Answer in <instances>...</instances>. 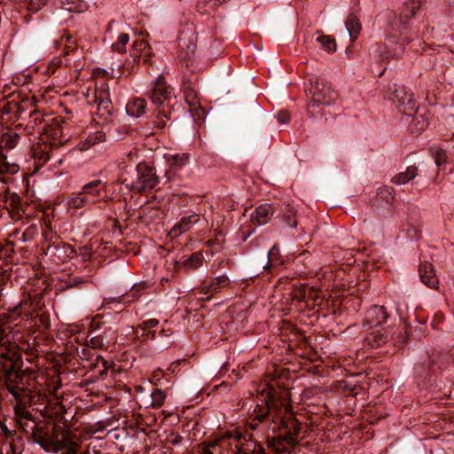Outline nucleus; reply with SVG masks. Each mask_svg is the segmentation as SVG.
Segmentation results:
<instances>
[{"instance_id": "c85d7f7f", "label": "nucleus", "mask_w": 454, "mask_h": 454, "mask_svg": "<svg viewBox=\"0 0 454 454\" xmlns=\"http://www.w3.org/2000/svg\"><path fill=\"white\" fill-rule=\"evenodd\" d=\"M317 33L321 34L320 31H317ZM316 41L320 43V46L323 50L329 53H333L336 51L335 39L331 35H319Z\"/></svg>"}, {"instance_id": "f8f14e48", "label": "nucleus", "mask_w": 454, "mask_h": 454, "mask_svg": "<svg viewBox=\"0 0 454 454\" xmlns=\"http://www.w3.org/2000/svg\"><path fill=\"white\" fill-rule=\"evenodd\" d=\"M47 124L40 127V134L43 135L52 145L63 144L67 140L64 135V127L61 125L63 120L59 117L49 118Z\"/></svg>"}, {"instance_id": "dca6fc26", "label": "nucleus", "mask_w": 454, "mask_h": 454, "mask_svg": "<svg viewBox=\"0 0 454 454\" xmlns=\"http://www.w3.org/2000/svg\"><path fill=\"white\" fill-rule=\"evenodd\" d=\"M106 182H103L100 179H95L86 183L82 186V192L86 197H89L91 200H97L98 202L105 199L104 194L106 193Z\"/></svg>"}, {"instance_id": "9b49d317", "label": "nucleus", "mask_w": 454, "mask_h": 454, "mask_svg": "<svg viewBox=\"0 0 454 454\" xmlns=\"http://www.w3.org/2000/svg\"><path fill=\"white\" fill-rule=\"evenodd\" d=\"M390 317L391 315L386 306L373 305L366 310L362 325L369 331L381 326Z\"/></svg>"}, {"instance_id": "5701e85b", "label": "nucleus", "mask_w": 454, "mask_h": 454, "mask_svg": "<svg viewBox=\"0 0 454 454\" xmlns=\"http://www.w3.org/2000/svg\"><path fill=\"white\" fill-rule=\"evenodd\" d=\"M49 118H52L51 114H43L41 111L35 109L29 114L27 126L33 129H35L40 134V127H43V124H47Z\"/></svg>"}, {"instance_id": "4d7b16f0", "label": "nucleus", "mask_w": 454, "mask_h": 454, "mask_svg": "<svg viewBox=\"0 0 454 454\" xmlns=\"http://www.w3.org/2000/svg\"><path fill=\"white\" fill-rule=\"evenodd\" d=\"M213 244H214V241H213V240H208V241L207 242V245L208 247H212V246H213Z\"/></svg>"}, {"instance_id": "423d86ee", "label": "nucleus", "mask_w": 454, "mask_h": 454, "mask_svg": "<svg viewBox=\"0 0 454 454\" xmlns=\"http://www.w3.org/2000/svg\"><path fill=\"white\" fill-rule=\"evenodd\" d=\"M171 88L167 84L162 76H159L153 82L152 89L147 92L151 102L161 108H157L154 112V117L148 124L153 125V129L161 130L167 127L168 122L171 120V113L168 106H165L171 98Z\"/></svg>"}, {"instance_id": "5fc2aeb1", "label": "nucleus", "mask_w": 454, "mask_h": 454, "mask_svg": "<svg viewBox=\"0 0 454 454\" xmlns=\"http://www.w3.org/2000/svg\"><path fill=\"white\" fill-rule=\"evenodd\" d=\"M24 417H25L26 419H30V418L32 417V415H31V413H30V412L27 411V412L25 413Z\"/></svg>"}, {"instance_id": "c756f323", "label": "nucleus", "mask_w": 454, "mask_h": 454, "mask_svg": "<svg viewBox=\"0 0 454 454\" xmlns=\"http://www.w3.org/2000/svg\"><path fill=\"white\" fill-rule=\"evenodd\" d=\"M211 291L213 294H217L220 290L230 284V279L226 275H222L210 279Z\"/></svg>"}, {"instance_id": "c9c22d12", "label": "nucleus", "mask_w": 454, "mask_h": 454, "mask_svg": "<svg viewBox=\"0 0 454 454\" xmlns=\"http://www.w3.org/2000/svg\"><path fill=\"white\" fill-rule=\"evenodd\" d=\"M0 428H1L2 433L4 435V439L3 440V443H4L6 441L12 440V439H13L15 437L17 438V440L22 441L21 436L17 434V431L16 430H10V429H8V427H6L5 424L0 423Z\"/></svg>"}, {"instance_id": "b1692460", "label": "nucleus", "mask_w": 454, "mask_h": 454, "mask_svg": "<svg viewBox=\"0 0 454 454\" xmlns=\"http://www.w3.org/2000/svg\"><path fill=\"white\" fill-rule=\"evenodd\" d=\"M146 101L141 98L131 99L126 106V112L129 116L138 118L145 113Z\"/></svg>"}, {"instance_id": "e2e57ef3", "label": "nucleus", "mask_w": 454, "mask_h": 454, "mask_svg": "<svg viewBox=\"0 0 454 454\" xmlns=\"http://www.w3.org/2000/svg\"><path fill=\"white\" fill-rule=\"evenodd\" d=\"M0 454H4L2 450H0Z\"/></svg>"}, {"instance_id": "ddd939ff", "label": "nucleus", "mask_w": 454, "mask_h": 454, "mask_svg": "<svg viewBox=\"0 0 454 454\" xmlns=\"http://www.w3.org/2000/svg\"><path fill=\"white\" fill-rule=\"evenodd\" d=\"M159 328V320L151 318L143 321L139 324L133 331L135 339L145 341V340H157V329Z\"/></svg>"}, {"instance_id": "bf43d9fd", "label": "nucleus", "mask_w": 454, "mask_h": 454, "mask_svg": "<svg viewBox=\"0 0 454 454\" xmlns=\"http://www.w3.org/2000/svg\"><path fill=\"white\" fill-rule=\"evenodd\" d=\"M385 71H386V68H384V69L381 71V73L380 74V76H381V75L384 74V72H385Z\"/></svg>"}, {"instance_id": "4468645a", "label": "nucleus", "mask_w": 454, "mask_h": 454, "mask_svg": "<svg viewBox=\"0 0 454 454\" xmlns=\"http://www.w3.org/2000/svg\"><path fill=\"white\" fill-rule=\"evenodd\" d=\"M184 98L189 107L190 114L194 119L200 120L205 116V110L201 107L200 98L194 89L186 87L184 90Z\"/></svg>"}, {"instance_id": "8fccbe9b", "label": "nucleus", "mask_w": 454, "mask_h": 454, "mask_svg": "<svg viewBox=\"0 0 454 454\" xmlns=\"http://www.w3.org/2000/svg\"><path fill=\"white\" fill-rule=\"evenodd\" d=\"M340 387H342L343 389H348L351 395L354 396L358 394V389L360 388L358 386H353L349 387L346 382H344L343 386H341Z\"/></svg>"}, {"instance_id": "6e6552de", "label": "nucleus", "mask_w": 454, "mask_h": 454, "mask_svg": "<svg viewBox=\"0 0 454 454\" xmlns=\"http://www.w3.org/2000/svg\"><path fill=\"white\" fill-rule=\"evenodd\" d=\"M370 330L371 332L365 337L364 341L371 348H380L390 341H394V344L396 345L403 343L406 338V335L400 333L395 339L396 330L393 325Z\"/></svg>"}, {"instance_id": "f704fd0d", "label": "nucleus", "mask_w": 454, "mask_h": 454, "mask_svg": "<svg viewBox=\"0 0 454 454\" xmlns=\"http://www.w3.org/2000/svg\"><path fill=\"white\" fill-rule=\"evenodd\" d=\"M428 126L427 119L423 115L417 116L411 124L412 132L419 134Z\"/></svg>"}, {"instance_id": "393cba45", "label": "nucleus", "mask_w": 454, "mask_h": 454, "mask_svg": "<svg viewBox=\"0 0 454 454\" xmlns=\"http://www.w3.org/2000/svg\"><path fill=\"white\" fill-rule=\"evenodd\" d=\"M418 176V168L414 165L409 166L404 171L399 172L394 176L391 182L394 184L401 185L405 184Z\"/></svg>"}, {"instance_id": "6ab92c4d", "label": "nucleus", "mask_w": 454, "mask_h": 454, "mask_svg": "<svg viewBox=\"0 0 454 454\" xmlns=\"http://www.w3.org/2000/svg\"><path fill=\"white\" fill-rule=\"evenodd\" d=\"M8 192L9 190L4 194L0 195V197L4 198L5 208L9 211L12 218L19 219L24 213L20 197L16 192L7 196Z\"/></svg>"}, {"instance_id": "09e8293b", "label": "nucleus", "mask_w": 454, "mask_h": 454, "mask_svg": "<svg viewBox=\"0 0 454 454\" xmlns=\"http://www.w3.org/2000/svg\"><path fill=\"white\" fill-rule=\"evenodd\" d=\"M275 250H276V247H272L269 252H268V262L266 263V265L264 266V269L266 270H270V268L273 267V259H272V256L274 255V253H275Z\"/></svg>"}, {"instance_id": "cd10ccee", "label": "nucleus", "mask_w": 454, "mask_h": 454, "mask_svg": "<svg viewBox=\"0 0 454 454\" xmlns=\"http://www.w3.org/2000/svg\"><path fill=\"white\" fill-rule=\"evenodd\" d=\"M204 256L201 252H195L184 259L181 264L186 270H194L203 263Z\"/></svg>"}, {"instance_id": "f03ea898", "label": "nucleus", "mask_w": 454, "mask_h": 454, "mask_svg": "<svg viewBox=\"0 0 454 454\" xmlns=\"http://www.w3.org/2000/svg\"><path fill=\"white\" fill-rule=\"evenodd\" d=\"M19 346L7 328L0 327V384L23 406L35 399L36 381L31 370L22 369Z\"/></svg>"}, {"instance_id": "2eb2a0df", "label": "nucleus", "mask_w": 454, "mask_h": 454, "mask_svg": "<svg viewBox=\"0 0 454 454\" xmlns=\"http://www.w3.org/2000/svg\"><path fill=\"white\" fill-rule=\"evenodd\" d=\"M94 103L97 105L98 114L100 117L106 120L112 114L114 107L107 90H96Z\"/></svg>"}, {"instance_id": "473e14b6", "label": "nucleus", "mask_w": 454, "mask_h": 454, "mask_svg": "<svg viewBox=\"0 0 454 454\" xmlns=\"http://www.w3.org/2000/svg\"><path fill=\"white\" fill-rule=\"evenodd\" d=\"M129 41V35L122 33L118 36L115 43H113L112 49L119 53H123L126 51V45Z\"/></svg>"}, {"instance_id": "e433bc0d", "label": "nucleus", "mask_w": 454, "mask_h": 454, "mask_svg": "<svg viewBox=\"0 0 454 454\" xmlns=\"http://www.w3.org/2000/svg\"><path fill=\"white\" fill-rule=\"evenodd\" d=\"M18 139L19 136L17 133L4 134L2 137V143L8 148H13L16 146Z\"/></svg>"}, {"instance_id": "603ef678", "label": "nucleus", "mask_w": 454, "mask_h": 454, "mask_svg": "<svg viewBox=\"0 0 454 454\" xmlns=\"http://www.w3.org/2000/svg\"><path fill=\"white\" fill-rule=\"evenodd\" d=\"M181 439H182V437H181V436H179V435H177V436L174 439L173 443H175V444H176V443L180 442H181Z\"/></svg>"}, {"instance_id": "412c9836", "label": "nucleus", "mask_w": 454, "mask_h": 454, "mask_svg": "<svg viewBox=\"0 0 454 454\" xmlns=\"http://www.w3.org/2000/svg\"><path fill=\"white\" fill-rule=\"evenodd\" d=\"M277 218L281 222V224L286 227L296 228L297 219L296 211L294 207L289 204H283L281 206L280 213Z\"/></svg>"}, {"instance_id": "1a4fd4ad", "label": "nucleus", "mask_w": 454, "mask_h": 454, "mask_svg": "<svg viewBox=\"0 0 454 454\" xmlns=\"http://www.w3.org/2000/svg\"><path fill=\"white\" fill-rule=\"evenodd\" d=\"M76 355L80 359L89 362L90 364L87 366L91 370L98 369V374L101 379L106 377L108 370L112 367V363L104 359L101 356L96 355L88 345L82 346L80 348H77Z\"/></svg>"}, {"instance_id": "58836bf2", "label": "nucleus", "mask_w": 454, "mask_h": 454, "mask_svg": "<svg viewBox=\"0 0 454 454\" xmlns=\"http://www.w3.org/2000/svg\"><path fill=\"white\" fill-rule=\"evenodd\" d=\"M92 255V247L85 245L78 247V256L82 257V262H87Z\"/></svg>"}, {"instance_id": "f257e3e1", "label": "nucleus", "mask_w": 454, "mask_h": 454, "mask_svg": "<svg viewBox=\"0 0 454 454\" xmlns=\"http://www.w3.org/2000/svg\"><path fill=\"white\" fill-rule=\"evenodd\" d=\"M278 419L284 433L272 438L271 446L277 451L285 452L298 444L301 423L292 413L288 391L268 387L256 396V403L250 411L247 426L252 430H257L261 424L268 421L275 423Z\"/></svg>"}, {"instance_id": "052dcab7", "label": "nucleus", "mask_w": 454, "mask_h": 454, "mask_svg": "<svg viewBox=\"0 0 454 454\" xmlns=\"http://www.w3.org/2000/svg\"><path fill=\"white\" fill-rule=\"evenodd\" d=\"M70 40H71V37H70V36H67V37L66 38V41H67V42H69Z\"/></svg>"}, {"instance_id": "7c9ffc66", "label": "nucleus", "mask_w": 454, "mask_h": 454, "mask_svg": "<svg viewBox=\"0 0 454 454\" xmlns=\"http://www.w3.org/2000/svg\"><path fill=\"white\" fill-rule=\"evenodd\" d=\"M108 341L106 340V337L103 333H99L97 335H93L90 337L89 343L87 345L90 348L101 349L107 347Z\"/></svg>"}, {"instance_id": "a878e982", "label": "nucleus", "mask_w": 454, "mask_h": 454, "mask_svg": "<svg viewBox=\"0 0 454 454\" xmlns=\"http://www.w3.org/2000/svg\"><path fill=\"white\" fill-rule=\"evenodd\" d=\"M242 437V434L239 432H225L220 438L215 439L208 443L207 447L203 449V454H214L210 451V447H215L217 445L223 446L225 441L232 440V441H239Z\"/></svg>"}, {"instance_id": "aec40b11", "label": "nucleus", "mask_w": 454, "mask_h": 454, "mask_svg": "<svg viewBox=\"0 0 454 454\" xmlns=\"http://www.w3.org/2000/svg\"><path fill=\"white\" fill-rule=\"evenodd\" d=\"M200 221L198 214H192L187 216L182 217L170 230L169 235L172 237H178L181 234L190 231L192 227Z\"/></svg>"}, {"instance_id": "79ce46f5", "label": "nucleus", "mask_w": 454, "mask_h": 454, "mask_svg": "<svg viewBox=\"0 0 454 454\" xmlns=\"http://www.w3.org/2000/svg\"><path fill=\"white\" fill-rule=\"evenodd\" d=\"M158 333H157V339H164V338H168L172 335L173 333V331L169 328H166L162 325H159V328H156Z\"/></svg>"}, {"instance_id": "6e6d98bb", "label": "nucleus", "mask_w": 454, "mask_h": 454, "mask_svg": "<svg viewBox=\"0 0 454 454\" xmlns=\"http://www.w3.org/2000/svg\"><path fill=\"white\" fill-rule=\"evenodd\" d=\"M195 45L194 44H192L191 46H189V48H191V51H192V53L193 54L194 51H195Z\"/></svg>"}, {"instance_id": "37998d69", "label": "nucleus", "mask_w": 454, "mask_h": 454, "mask_svg": "<svg viewBox=\"0 0 454 454\" xmlns=\"http://www.w3.org/2000/svg\"><path fill=\"white\" fill-rule=\"evenodd\" d=\"M188 160V157L184 154L183 155H175L173 157V165L178 168H182L184 165L186 164Z\"/></svg>"}, {"instance_id": "de8ad7c7", "label": "nucleus", "mask_w": 454, "mask_h": 454, "mask_svg": "<svg viewBox=\"0 0 454 454\" xmlns=\"http://www.w3.org/2000/svg\"><path fill=\"white\" fill-rule=\"evenodd\" d=\"M278 122L285 124L290 120V115L286 111H279L277 115Z\"/></svg>"}, {"instance_id": "72a5a7b5", "label": "nucleus", "mask_w": 454, "mask_h": 454, "mask_svg": "<svg viewBox=\"0 0 454 454\" xmlns=\"http://www.w3.org/2000/svg\"><path fill=\"white\" fill-rule=\"evenodd\" d=\"M152 403L151 406L154 408L160 407L166 399V394L159 388H155L153 390L151 394Z\"/></svg>"}, {"instance_id": "4be33fe9", "label": "nucleus", "mask_w": 454, "mask_h": 454, "mask_svg": "<svg viewBox=\"0 0 454 454\" xmlns=\"http://www.w3.org/2000/svg\"><path fill=\"white\" fill-rule=\"evenodd\" d=\"M95 203H97V200H91L86 197L82 191L77 193H73L68 197L67 201V207L74 209L82 208Z\"/></svg>"}, {"instance_id": "2f4dec72", "label": "nucleus", "mask_w": 454, "mask_h": 454, "mask_svg": "<svg viewBox=\"0 0 454 454\" xmlns=\"http://www.w3.org/2000/svg\"><path fill=\"white\" fill-rule=\"evenodd\" d=\"M144 286L134 284L130 292L123 295V301L125 302H133L138 300L142 295V290Z\"/></svg>"}, {"instance_id": "4c0bfd02", "label": "nucleus", "mask_w": 454, "mask_h": 454, "mask_svg": "<svg viewBox=\"0 0 454 454\" xmlns=\"http://www.w3.org/2000/svg\"><path fill=\"white\" fill-rule=\"evenodd\" d=\"M106 138V136L103 132H96L92 135H90L86 140L85 144L88 145V147L94 145L98 143L103 142Z\"/></svg>"}, {"instance_id": "0eeeda50", "label": "nucleus", "mask_w": 454, "mask_h": 454, "mask_svg": "<svg viewBox=\"0 0 454 454\" xmlns=\"http://www.w3.org/2000/svg\"><path fill=\"white\" fill-rule=\"evenodd\" d=\"M307 90L310 96V101L308 108H316L321 106H330L336 103L339 98V93L333 86L323 79L309 78L308 80Z\"/></svg>"}, {"instance_id": "bb28decb", "label": "nucleus", "mask_w": 454, "mask_h": 454, "mask_svg": "<svg viewBox=\"0 0 454 454\" xmlns=\"http://www.w3.org/2000/svg\"><path fill=\"white\" fill-rule=\"evenodd\" d=\"M361 23L358 17L350 13L346 20V28L349 34L351 41H355L360 34Z\"/></svg>"}, {"instance_id": "20e7f679", "label": "nucleus", "mask_w": 454, "mask_h": 454, "mask_svg": "<svg viewBox=\"0 0 454 454\" xmlns=\"http://www.w3.org/2000/svg\"><path fill=\"white\" fill-rule=\"evenodd\" d=\"M120 179L129 191L145 193L152 191L160 182L154 167L139 162L133 168L124 160L119 163Z\"/></svg>"}, {"instance_id": "3c124183", "label": "nucleus", "mask_w": 454, "mask_h": 454, "mask_svg": "<svg viewBox=\"0 0 454 454\" xmlns=\"http://www.w3.org/2000/svg\"><path fill=\"white\" fill-rule=\"evenodd\" d=\"M200 294H214L213 291H211V284H210V282L203 284V286L200 288Z\"/></svg>"}, {"instance_id": "864d4df0", "label": "nucleus", "mask_w": 454, "mask_h": 454, "mask_svg": "<svg viewBox=\"0 0 454 454\" xmlns=\"http://www.w3.org/2000/svg\"><path fill=\"white\" fill-rule=\"evenodd\" d=\"M170 343H171V341H170V340H166V341H164V342L162 343V346H164V347H166V348H167V347H168V346L170 345Z\"/></svg>"}, {"instance_id": "13d9d810", "label": "nucleus", "mask_w": 454, "mask_h": 454, "mask_svg": "<svg viewBox=\"0 0 454 454\" xmlns=\"http://www.w3.org/2000/svg\"><path fill=\"white\" fill-rule=\"evenodd\" d=\"M127 157H128L129 160H132V157H133V156H132V153H129V154L127 155Z\"/></svg>"}, {"instance_id": "ea45409f", "label": "nucleus", "mask_w": 454, "mask_h": 454, "mask_svg": "<svg viewBox=\"0 0 454 454\" xmlns=\"http://www.w3.org/2000/svg\"><path fill=\"white\" fill-rule=\"evenodd\" d=\"M48 0H27V8L29 12H37L47 4Z\"/></svg>"}, {"instance_id": "39448f33", "label": "nucleus", "mask_w": 454, "mask_h": 454, "mask_svg": "<svg viewBox=\"0 0 454 454\" xmlns=\"http://www.w3.org/2000/svg\"><path fill=\"white\" fill-rule=\"evenodd\" d=\"M30 439L45 452L59 453L68 443V431L55 424L35 423L31 427Z\"/></svg>"}, {"instance_id": "7ed1b4c3", "label": "nucleus", "mask_w": 454, "mask_h": 454, "mask_svg": "<svg viewBox=\"0 0 454 454\" xmlns=\"http://www.w3.org/2000/svg\"><path fill=\"white\" fill-rule=\"evenodd\" d=\"M420 7L419 0H409L404 3L400 16L390 24L387 33V43L377 46V54L382 60L400 59L404 52V46L418 37L417 35L411 36L408 21L415 16Z\"/></svg>"}, {"instance_id": "c03bdc74", "label": "nucleus", "mask_w": 454, "mask_h": 454, "mask_svg": "<svg viewBox=\"0 0 454 454\" xmlns=\"http://www.w3.org/2000/svg\"><path fill=\"white\" fill-rule=\"evenodd\" d=\"M64 251L68 257L74 258L75 256H78V248H75L74 247L69 244L64 245Z\"/></svg>"}, {"instance_id": "49530a36", "label": "nucleus", "mask_w": 454, "mask_h": 454, "mask_svg": "<svg viewBox=\"0 0 454 454\" xmlns=\"http://www.w3.org/2000/svg\"><path fill=\"white\" fill-rule=\"evenodd\" d=\"M248 444H249V448L251 450L250 453H252V454H265V450L261 444L256 443V442L248 443Z\"/></svg>"}, {"instance_id": "680f3d73", "label": "nucleus", "mask_w": 454, "mask_h": 454, "mask_svg": "<svg viewBox=\"0 0 454 454\" xmlns=\"http://www.w3.org/2000/svg\"><path fill=\"white\" fill-rule=\"evenodd\" d=\"M92 382H94V380H88V383H92Z\"/></svg>"}, {"instance_id": "9d476101", "label": "nucleus", "mask_w": 454, "mask_h": 454, "mask_svg": "<svg viewBox=\"0 0 454 454\" xmlns=\"http://www.w3.org/2000/svg\"><path fill=\"white\" fill-rule=\"evenodd\" d=\"M392 100L396 104L397 109L404 114L411 116L418 111V105L412 93L403 85H395Z\"/></svg>"}, {"instance_id": "a211bd4d", "label": "nucleus", "mask_w": 454, "mask_h": 454, "mask_svg": "<svg viewBox=\"0 0 454 454\" xmlns=\"http://www.w3.org/2000/svg\"><path fill=\"white\" fill-rule=\"evenodd\" d=\"M420 280L429 288H438L439 280L435 275L433 265L428 262H421L419 267Z\"/></svg>"}, {"instance_id": "f3484780", "label": "nucleus", "mask_w": 454, "mask_h": 454, "mask_svg": "<svg viewBox=\"0 0 454 454\" xmlns=\"http://www.w3.org/2000/svg\"><path fill=\"white\" fill-rule=\"evenodd\" d=\"M274 211L270 204H261L252 212L250 220L254 225H264L271 219Z\"/></svg>"}, {"instance_id": "a18cd8bd", "label": "nucleus", "mask_w": 454, "mask_h": 454, "mask_svg": "<svg viewBox=\"0 0 454 454\" xmlns=\"http://www.w3.org/2000/svg\"><path fill=\"white\" fill-rule=\"evenodd\" d=\"M77 443L72 441L68 436V443L65 448L67 450L65 454H77Z\"/></svg>"}, {"instance_id": "a19ab883", "label": "nucleus", "mask_w": 454, "mask_h": 454, "mask_svg": "<svg viewBox=\"0 0 454 454\" xmlns=\"http://www.w3.org/2000/svg\"><path fill=\"white\" fill-rule=\"evenodd\" d=\"M433 157H434V162L437 166L442 165L443 163L446 162V160H447V154L443 149H437L434 153Z\"/></svg>"}]
</instances>
